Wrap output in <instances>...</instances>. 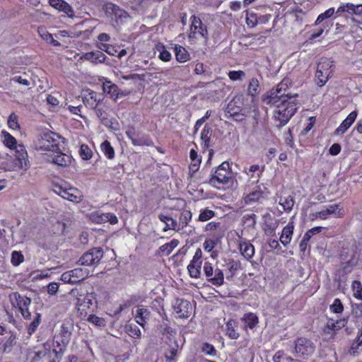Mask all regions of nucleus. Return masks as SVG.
<instances>
[{
    "instance_id": "09e8293b",
    "label": "nucleus",
    "mask_w": 362,
    "mask_h": 362,
    "mask_svg": "<svg viewBox=\"0 0 362 362\" xmlns=\"http://www.w3.org/2000/svg\"><path fill=\"white\" fill-rule=\"evenodd\" d=\"M264 166L260 167L258 165H253L250 167L249 169L245 168L244 172L250 177H254V173H257V177H260V174L263 172Z\"/></svg>"
},
{
    "instance_id": "774afa93",
    "label": "nucleus",
    "mask_w": 362,
    "mask_h": 362,
    "mask_svg": "<svg viewBox=\"0 0 362 362\" xmlns=\"http://www.w3.org/2000/svg\"><path fill=\"white\" fill-rule=\"evenodd\" d=\"M217 241L212 239H206L204 243V249L207 251H211L216 245Z\"/></svg>"
},
{
    "instance_id": "ea45409f",
    "label": "nucleus",
    "mask_w": 362,
    "mask_h": 362,
    "mask_svg": "<svg viewBox=\"0 0 362 362\" xmlns=\"http://www.w3.org/2000/svg\"><path fill=\"white\" fill-rule=\"evenodd\" d=\"M235 320H229L226 324V334L233 339H236L239 337V333L235 330Z\"/></svg>"
},
{
    "instance_id": "f8f14e48",
    "label": "nucleus",
    "mask_w": 362,
    "mask_h": 362,
    "mask_svg": "<svg viewBox=\"0 0 362 362\" xmlns=\"http://www.w3.org/2000/svg\"><path fill=\"white\" fill-rule=\"evenodd\" d=\"M202 252L201 249H197L194 253V255L187 267L189 275L192 278H199L201 274V266H202Z\"/></svg>"
},
{
    "instance_id": "f704fd0d",
    "label": "nucleus",
    "mask_w": 362,
    "mask_h": 362,
    "mask_svg": "<svg viewBox=\"0 0 362 362\" xmlns=\"http://www.w3.org/2000/svg\"><path fill=\"white\" fill-rule=\"evenodd\" d=\"M38 33L41 37L46 42L52 44L53 46H60L61 44L55 40L52 34L49 33L45 28H38Z\"/></svg>"
},
{
    "instance_id": "c9c22d12",
    "label": "nucleus",
    "mask_w": 362,
    "mask_h": 362,
    "mask_svg": "<svg viewBox=\"0 0 362 362\" xmlns=\"http://www.w3.org/2000/svg\"><path fill=\"white\" fill-rule=\"evenodd\" d=\"M214 276L209 279V281L213 285L221 286L223 284L224 276L223 272L219 269H216L214 271Z\"/></svg>"
},
{
    "instance_id": "e2e57ef3",
    "label": "nucleus",
    "mask_w": 362,
    "mask_h": 362,
    "mask_svg": "<svg viewBox=\"0 0 362 362\" xmlns=\"http://www.w3.org/2000/svg\"><path fill=\"white\" fill-rule=\"evenodd\" d=\"M202 351L204 352L206 354L209 356H216V350L214 347L213 345L205 343L202 346Z\"/></svg>"
},
{
    "instance_id": "dca6fc26",
    "label": "nucleus",
    "mask_w": 362,
    "mask_h": 362,
    "mask_svg": "<svg viewBox=\"0 0 362 362\" xmlns=\"http://www.w3.org/2000/svg\"><path fill=\"white\" fill-rule=\"evenodd\" d=\"M107 107L103 101V103H99L92 110H94L95 115L100 119L104 125L110 127L112 122L107 117Z\"/></svg>"
},
{
    "instance_id": "bb28decb",
    "label": "nucleus",
    "mask_w": 362,
    "mask_h": 362,
    "mask_svg": "<svg viewBox=\"0 0 362 362\" xmlns=\"http://www.w3.org/2000/svg\"><path fill=\"white\" fill-rule=\"evenodd\" d=\"M293 233V226L291 224L286 226L280 237V241L284 245H287L291 240V237Z\"/></svg>"
},
{
    "instance_id": "ddd939ff",
    "label": "nucleus",
    "mask_w": 362,
    "mask_h": 362,
    "mask_svg": "<svg viewBox=\"0 0 362 362\" xmlns=\"http://www.w3.org/2000/svg\"><path fill=\"white\" fill-rule=\"evenodd\" d=\"M174 310L180 318H187L192 313L191 303L185 299H177L174 305Z\"/></svg>"
},
{
    "instance_id": "4d7b16f0",
    "label": "nucleus",
    "mask_w": 362,
    "mask_h": 362,
    "mask_svg": "<svg viewBox=\"0 0 362 362\" xmlns=\"http://www.w3.org/2000/svg\"><path fill=\"white\" fill-rule=\"evenodd\" d=\"M334 13V8H329L324 13L319 15V16L317 17V18L315 21V24L317 25V24L320 23L321 22H322L324 20L330 18L332 16H333Z\"/></svg>"
},
{
    "instance_id": "6e6d98bb",
    "label": "nucleus",
    "mask_w": 362,
    "mask_h": 362,
    "mask_svg": "<svg viewBox=\"0 0 362 362\" xmlns=\"http://www.w3.org/2000/svg\"><path fill=\"white\" fill-rule=\"evenodd\" d=\"M280 204L283 206L286 211H291L293 206L294 202L291 197H288L284 199H281Z\"/></svg>"
},
{
    "instance_id": "a18cd8bd",
    "label": "nucleus",
    "mask_w": 362,
    "mask_h": 362,
    "mask_svg": "<svg viewBox=\"0 0 362 362\" xmlns=\"http://www.w3.org/2000/svg\"><path fill=\"white\" fill-rule=\"evenodd\" d=\"M178 244L179 241L176 239H173L170 243L161 245L159 250L162 252H165L166 255H168L172 250L178 245Z\"/></svg>"
},
{
    "instance_id": "bf43d9fd",
    "label": "nucleus",
    "mask_w": 362,
    "mask_h": 362,
    "mask_svg": "<svg viewBox=\"0 0 362 362\" xmlns=\"http://www.w3.org/2000/svg\"><path fill=\"white\" fill-rule=\"evenodd\" d=\"M330 309L334 313H341L344 310V306L339 298H336L334 300L333 304L330 306Z\"/></svg>"
},
{
    "instance_id": "2f4dec72",
    "label": "nucleus",
    "mask_w": 362,
    "mask_h": 362,
    "mask_svg": "<svg viewBox=\"0 0 362 362\" xmlns=\"http://www.w3.org/2000/svg\"><path fill=\"white\" fill-rule=\"evenodd\" d=\"M262 197V192L259 186H256L252 192H250L244 197L245 204L258 201Z\"/></svg>"
},
{
    "instance_id": "79ce46f5",
    "label": "nucleus",
    "mask_w": 362,
    "mask_h": 362,
    "mask_svg": "<svg viewBox=\"0 0 362 362\" xmlns=\"http://www.w3.org/2000/svg\"><path fill=\"white\" fill-rule=\"evenodd\" d=\"M260 91L259 88V81L255 78H252L249 83L248 88H247V92L248 94L254 96L257 94H258Z\"/></svg>"
},
{
    "instance_id": "423d86ee",
    "label": "nucleus",
    "mask_w": 362,
    "mask_h": 362,
    "mask_svg": "<svg viewBox=\"0 0 362 362\" xmlns=\"http://www.w3.org/2000/svg\"><path fill=\"white\" fill-rule=\"evenodd\" d=\"M54 192L62 198L76 203L80 202L83 198V194L80 190L69 187L66 182L55 185Z\"/></svg>"
},
{
    "instance_id": "72a5a7b5",
    "label": "nucleus",
    "mask_w": 362,
    "mask_h": 362,
    "mask_svg": "<svg viewBox=\"0 0 362 362\" xmlns=\"http://www.w3.org/2000/svg\"><path fill=\"white\" fill-rule=\"evenodd\" d=\"M16 343V334L13 332H11V334L8 339L3 344V353L8 354L10 353L13 347L15 346Z\"/></svg>"
},
{
    "instance_id": "3c124183",
    "label": "nucleus",
    "mask_w": 362,
    "mask_h": 362,
    "mask_svg": "<svg viewBox=\"0 0 362 362\" xmlns=\"http://www.w3.org/2000/svg\"><path fill=\"white\" fill-rule=\"evenodd\" d=\"M354 291V296L356 298L362 300V285L358 281H354L351 285Z\"/></svg>"
},
{
    "instance_id": "cd10ccee",
    "label": "nucleus",
    "mask_w": 362,
    "mask_h": 362,
    "mask_svg": "<svg viewBox=\"0 0 362 362\" xmlns=\"http://www.w3.org/2000/svg\"><path fill=\"white\" fill-rule=\"evenodd\" d=\"M159 219L165 223V226L163 228L164 231H167L168 230H180V228H177V222L172 218L168 216H165L163 214H160L158 216Z\"/></svg>"
},
{
    "instance_id": "052dcab7",
    "label": "nucleus",
    "mask_w": 362,
    "mask_h": 362,
    "mask_svg": "<svg viewBox=\"0 0 362 362\" xmlns=\"http://www.w3.org/2000/svg\"><path fill=\"white\" fill-rule=\"evenodd\" d=\"M8 124L13 129H18L20 125L18 123V117L15 114H11L8 119Z\"/></svg>"
},
{
    "instance_id": "c03bdc74",
    "label": "nucleus",
    "mask_w": 362,
    "mask_h": 362,
    "mask_svg": "<svg viewBox=\"0 0 362 362\" xmlns=\"http://www.w3.org/2000/svg\"><path fill=\"white\" fill-rule=\"evenodd\" d=\"M192 214L190 211H184L181 213L180 216L179 228L180 229L184 228L188 224L189 221H191Z\"/></svg>"
},
{
    "instance_id": "aec40b11",
    "label": "nucleus",
    "mask_w": 362,
    "mask_h": 362,
    "mask_svg": "<svg viewBox=\"0 0 362 362\" xmlns=\"http://www.w3.org/2000/svg\"><path fill=\"white\" fill-rule=\"evenodd\" d=\"M93 217L98 223L110 222L111 224H115L118 221L117 216L112 213L95 214Z\"/></svg>"
},
{
    "instance_id": "8fccbe9b",
    "label": "nucleus",
    "mask_w": 362,
    "mask_h": 362,
    "mask_svg": "<svg viewBox=\"0 0 362 362\" xmlns=\"http://www.w3.org/2000/svg\"><path fill=\"white\" fill-rule=\"evenodd\" d=\"M80 156L83 160H88L93 156L90 148L86 144H82L79 150Z\"/></svg>"
},
{
    "instance_id": "20e7f679",
    "label": "nucleus",
    "mask_w": 362,
    "mask_h": 362,
    "mask_svg": "<svg viewBox=\"0 0 362 362\" xmlns=\"http://www.w3.org/2000/svg\"><path fill=\"white\" fill-rule=\"evenodd\" d=\"M231 179V172L230 171L229 163L223 162L211 175L209 180V184L211 186L220 188V185H224L229 183Z\"/></svg>"
},
{
    "instance_id": "473e14b6",
    "label": "nucleus",
    "mask_w": 362,
    "mask_h": 362,
    "mask_svg": "<svg viewBox=\"0 0 362 362\" xmlns=\"http://www.w3.org/2000/svg\"><path fill=\"white\" fill-rule=\"evenodd\" d=\"M134 146H152L153 141L144 134L137 133L136 138L133 139Z\"/></svg>"
},
{
    "instance_id": "6e6552de",
    "label": "nucleus",
    "mask_w": 362,
    "mask_h": 362,
    "mask_svg": "<svg viewBox=\"0 0 362 362\" xmlns=\"http://www.w3.org/2000/svg\"><path fill=\"white\" fill-rule=\"evenodd\" d=\"M103 257L101 247H93L85 252L79 259L78 263L83 266H94L99 264Z\"/></svg>"
},
{
    "instance_id": "b1692460",
    "label": "nucleus",
    "mask_w": 362,
    "mask_h": 362,
    "mask_svg": "<svg viewBox=\"0 0 362 362\" xmlns=\"http://www.w3.org/2000/svg\"><path fill=\"white\" fill-rule=\"evenodd\" d=\"M72 328L73 325L69 322L62 324L60 335L62 337V343L64 345H67L69 343L72 334Z\"/></svg>"
},
{
    "instance_id": "39448f33",
    "label": "nucleus",
    "mask_w": 362,
    "mask_h": 362,
    "mask_svg": "<svg viewBox=\"0 0 362 362\" xmlns=\"http://www.w3.org/2000/svg\"><path fill=\"white\" fill-rule=\"evenodd\" d=\"M61 136L51 131H46L40 135L37 144V148L42 151L57 152L59 151V141Z\"/></svg>"
},
{
    "instance_id": "864d4df0",
    "label": "nucleus",
    "mask_w": 362,
    "mask_h": 362,
    "mask_svg": "<svg viewBox=\"0 0 362 362\" xmlns=\"http://www.w3.org/2000/svg\"><path fill=\"white\" fill-rule=\"evenodd\" d=\"M88 321L98 327H105L106 325V322L103 318L95 315H90L88 318Z\"/></svg>"
},
{
    "instance_id": "338daca9",
    "label": "nucleus",
    "mask_w": 362,
    "mask_h": 362,
    "mask_svg": "<svg viewBox=\"0 0 362 362\" xmlns=\"http://www.w3.org/2000/svg\"><path fill=\"white\" fill-rule=\"evenodd\" d=\"M214 268L211 266V264L209 262H205L204 265V272L205 276L207 277V279H211L213 276L214 273Z\"/></svg>"
},
{
    "instance_id": "2eb2a0df",
    "label": "nucleus",
    "mask_w": 362,
    "mask_h": 362,
    "mask_svg": "<svg viewBox=\"0 0 362 362\" xmlns=\"http://www.w3.org/2000/svg\"><path fill=\"white\" fill-rule=\"evenodd\" d=\"M104 98L100 93L93 90H88V94L83 98V102L86 107L90 109L95 107L99 103H103Z\"/></svg>"
},
{
    "instance_id": "0eeeda50",
    "label": "nucleus",
    "mask_w": 362,
    "mask_h": 362,
    "mask_svg": "<svg viewBox=\"0 0 362 362\" xmlns=\"http://www.w3.org/2000/svg\"><path fill=\"white\" fill-rule=\"evenodd\" d=\"M341 259L345 263L343 268L344 272H351L353 267L358 264L359 259V255L356 251V247L353 245L349 249L343 248L341 252Z\"/></svg>"
},
{
    "instance_id": "f3484780",
    "label": "nucleus",
    "mask_w": 362,
    "mask_h": 362,
    "mask_svg": "<svg viewBox=\"0 0 362 362\" xmlns=\"http://www.w3.org/2000/svg\"><path fill=\"white\" fill-rule=\"evenodd\" d=\"M49 4L54 8L65 13L69 16H74L71 6L64 0H49Z\"/></svg>"
},
{
    "instance_id": "7ed1b4c3",
    "label": "nucleus",
    "mask_w": 362,
    "mask_h": 362,
    "mask_svg": "<svg viewBox=\"0 0 362 362\" xmlns=\"http://www.w3.org/2000/svg\"><path fill=\"white\" fill-rule=\"evenodd\" d=\"M270 105H274L276 109L274 111V117L279 122V127L285 125L291 117L295 114L297 107H296L297 103L295 100H288V102L276 103L275 104H269Z\"/></svg>"
},
{
    "instance_id": "de8ad7c7",
    "label": "nucleus",
    "mask_w": 362,
    "mask_h": 362,
    "mask_svg": "<svg viewBox=\"0 0 362 362\" xmlns=\"http://www.w3.org/2000/svg\"><path fill=\"white\" fill-rule=\"evenodd\" d=\"M40 322H41V315L38 313H36L35 318L33 319V322L30 324L29 327H28V333L30 335H31L36 331L37 327L39 326Z\"/></svg>"
},
{
    "instance_id": "393cba45",
    "label": "nucleus",
    "mask_w": 362,
    "mask_h": 362,
    "mask_svg": "<svg viewBox=\"0 0 362 362\" xmlns=\"http://www.w3.org/2000/svg\"><path fill=\"white\" fill-rule=\"evenodd\" d=\"M57 154L52 158V163L59 166H68L71 162V158L69 155L62 153L61 151L56 152Z\"/></svg>"
},
{
    "instance_id": "5fc2aeb1",
    "label": "nucleus",
    "mask_w": 362,
    "mask_h": 362,
    "mask_svg": "<svg viewBox=\"0 0 362 362\" xmlns=\"http://www.w3.org/2000/svg\"><path fill=\"white\" fill-rule=\"evenodd\" d=\"M127 332L129 336L133 338H139L141 336V331L136 325H129L127 327Z\"/></svg>"
},
{
    "instance_id": "49530a36",
    "label": "nucleus",
    "mask_w": 362,
    "mask_h": 362,
    "mask_svg": "<svg viewBox=\"0 0 362 362\" xmlns=\"http://www.w3.org/2000/svg\"><path fill=\"white\" fill-rule=\"evenodd\" d=\"M215 216V212L212 210H210L209 209H204L203 210H201L198 221L201 222H205L211 218H212Z\"/></svg>"
},
{
    "instance_id": "a19ab883",
    "label": "nucleus",
    "mask_w": 362,
    "mask_h": 362,
    "mask_svg": "<svg viewBox=\"0 0 362 362\" xmlns=\"http://www.w3.org/2000/svg\"><path fill=\"white\" fill-rule=\"evenodd\" d=\"M339 206L338 204L330 205L326 210L317 212L316 217H319L321 219H326L329 215L334 214L339 209Z\"/></svg>"
},
{
    "instance_id": "4c0bfd02",
    "label": "nucleus",
    "mask_w": 362,
    "mask_h": 362,
    "mask_svg": "<svg viewBox=\"0 0 362 362\" xmlns=\"http://www.w3.org/2000/svg\"><path fill=\"white\" fill-rule=\"evenodd\" d=\"M243 320L245 322V326L250 327V329L254 328L258 323L257 316L252 313H249L245 315Z\"/></svg>"
},
{
    "instance_id": "0e129e2a",
    "label": "nucleus",
    "mask_w": 362,
    "mask_h": 362,
    "mask_svg": "<svg viewBox=\"0 0 362 362\" xmlns=\"http://www.w3.org/2000/svg\"><path fill=\"white\" fill-rule=\"evenodd\" d=\"M245 76V73L243 71H230L228 73V76L232 81L240 80Z\"/></svg>"
},
{
    "instance_id": "9b49d317",
    "label": "nucleus",
    "mask_w": 362,
    "mask_h": 362,
    "mask_svg": "<svg viewBox=\"0 0 362 362\" xmlns=\"http://www.w3.org/2000/svg\"><path fill=\"white\" fill-rule=\"evenodd\" d=\"M107 18H111L112 20L115 19L117 21L118 19L125 18L127 17V13L120 8L118 6L108 2L103 6V8Z\"/></svg>"
},
{
    "instance_id": "a878e982",
    "label": "nucleus",
    "mask_w": 362,
    "mask_h": 362,
    "mask_svg": "<svg viewBox=\"0 0 362 362\" xmlns=\"http://www.w3.org/2000/svg\"><path fill=\"white\" fill-rule=\"evenodd\" d=\"M103 88L104 92L110 95L113 100H116L119 97V90L117 86L112 83L110 81H106L103 83Z\"/></svg>"
},
{
    "instance_id": "1a4fd4ad",
    "label": "nucleus",
    "mask_w": 362,
    "mask_h": 362,
    "mask_svg": "<svg viewBox=\"0 0 362 362\" xmlns=\"http://www.w3.org/2000/svg\"><path fill=\"white\" fill-rule=\"evenodd\" d=\"M331 62L327 59H322L317 64L315 77L317 86L322 87L327 81L332 74Z\"/></svg>"
},
{
    "instance_id": "13d9d810",
    "label": "nucleus",
    "mask_w": 362,
    "mask_h": 362,
    "mask_svg": "<svg viewBox=\"0 0 362 362\" xmlns=\"http://www.w3.org/2000/svg\"><path fill=\"white\" fill-rule=\"evenodd\" d=\"M47 354V350L43 349L38 351H32L30 356L32 357V362H38L41 358L45 357Z\"/></svg>"
},
{
    "instance_id": "37998d69",
    "label": "nucleus",
    "mask_w": 362,
    "mask_h": 362,
    "mask_svg": "<svg viewBox=\"0 0 362 362\" xmlns=\"http://www.w3.org/2000/svg\"><path fill=\"white\" fill-rule=\"evenodd\" d=\"M211 132V128L208 124H205L201 134V139L203 141L205 147L209 146Z\"/></svg>"
},
{
    "instance_id": "a211bd4d",
    "label": "nucleus",
    "mask_w": 362,
    "mask_h": 362,
    "mask_svg": "<svg viewBox=\"0 0 362 362\" xmlns=\"http://www.w3.org/2000/svg\"><path fill=\"white\" fill-rule=\"evenodd\" d=\"M107 57L101 51L87 52L81 57V59L88 60L92 63H104Z\"/></svg>"
},
{
    "instance_id": "4468645a",
    "label": "nucleus",
    "mask_w": 362,
    "mask_h": 362,
    "mask_svg": "<svg viewBox=\"0 0 362 362\" xmlns=\"http://www.w3.org/2000/svg\"><path fill=\"white\" fill-rule=\"evenodd\" d=\"M192 25H191V33L189 34V37H194L196 33H199L202 37L205 39L208 38V31L206 26L203 25L201 19L196 16H192L191 17Z\"/></svg>"
},
{
    "instance_id": "680f3d73",
    "label": "nucleus",
    "mask_w": 362,
    "mask_h": 362,
    "mask_svg": "<svg viewBox=\"0 0 362 362\" xmlns=\"http://www.w3.org/2000/svg\"><path fill=\"white\" fill-rule=\"evenodd\" d=\"M98 47L100 50H103L112 56H115L117 52L114 47L108 44H101Z\"/></svg>"
},
{
    "instance_id": "9d476101",
    "label": "nucleus",
    "mask_w": 362,
    "mask_h": 362,
    "mask_svg": "<svg viewBox=\"0 0 362 362\" xmlns=\"http://www.w3.org/2000/svg\"><path fill=\"white\" fill-rule=\"evenodd\" d=\"M315 345L310 339L300 337L296 339L295 351L298 356L307 358L315 351Z\"/></svg>"
},
{
    "instance_id": "f03ea898",
    "label": "nucleus",
    "mask_w": 362,
    "mask_h": 362,
    "mask_svg": "<svg viewBox=\"0 0 362 362\" xmlns=\"http://www.w3.org/2000/svg\"><path fill=\"white\" fill-rule=\"evenodd\" d=\"M290 80L283 79L276 86V89H272L264 95L263 102L266 104H275L276 103L288 102L293 98L298 97L297 93H291L288 92Z\"/></svg>"
},
{
    "instance_id": "69168bd1",
    "label": "nucleus",
    "mask_w": 362,
    "mask_h": 362,
    "mask_svg": "<svg viewBox=\"0 0 362 362\" xmlns=\"http://www.w3.org/2000/svg\"><path fill=\"white\" fill-rule=\"evenodd\" d=\"M204 230H205V231H209V232L220 230H221V223L214 222V221L210 222L208 224H206Z\"/></svg>"
},
{
    "instance_id": "f257e3e1",
    "label": "nucleus",
    "mask_w": 362,
    "mask_h": 362,
    "mask_svg": "<svg viewBox=\"0 0 362 362\" xmlns=\"http://www.w3.org/2000/svg\"><path fill=\"white\" fill-rule=\"evenodd\" d=\"M4 133V144L11 149H16V158L13 164L7 168L9 171L21 169L26 170L30 168V163L28 159V153L23 144L17 145L16 139L10 134Z\"/></svg>"
},
{
    "instance_id": "4be33fe9",
    "label": "nucleus",
    "mask_w": 362,
    "mask_h": 362,
    "mask_svg": "<svg viewBox=\"0 0 362 362\" xmlns=\"http://www.w3.org/2000/svg\"><path fill=\"white\" fill-rule=\"evenodd\" d=\"M347 324V319L342 318L336 322L329 320L327 326L324 329V332L327 334H331L332 331L340 329L346 326Z\"/></svg>"
},
{
    "instance_id": "603ef678",
    "label": "nucleus",
    "mask_w": 362,
    "mask_h": 362,
    "mask_svg": "<svg viewBox=\"0 0 362 362\" xmlns=\"http://www.w3.org/2000/svg\"><path fill=\"white\" fill-rule=\"evenodd\" d=\"M24 261V257L21 252L13 251L11 253V263L13 266H18Z\"/></svg>"
},
{
    "instance_id": "e433bc0d",
    "label": "nucleus",
    "mask_w": 362,
    "mask_h": 362,
    "mask_svg": "<svg viewBox=\"0 0 362 362\" xmlns=\"http://www.w3.org/2000/svg\"><path fill=\"white\" fill-rule=\"evenodd\" d=\"M9 300L13 307H17L18 310L23 308V297L18 292H13L9 295Z\"/></svg>"
},
{
    "instance_id": "6ab92c4d",
    "label": "nucleus",
    "mask_w": 362,
    "mask_h": 362,
    "mask_svg": "<svg viewBox=\"0 0 362 362\" xmlns=\"http://www.w3.org/2000/svg\"><path fill=\"white\" fill-rule=\"evenodd\" d=\"M357 116L356 111L351 112L347 117L342 122L340 126L335 130V134H343L354 122Z\"/></svg>"
},
{
    "instance_id": "7c9ffc66",
    "label": "nucleus",
    "mask_w": 362,
    "mask_h": 362,
    "mask_svg": "<svg viewBox=\"0 0 362 362\" xmlns=\"http://www.w3.org/2000/svg\"><path fill=\"white\" fill-rule=\"evenodd\" d=\"M175 57L177 62L183 63L189 60V54L186 49L180 45H175Z\"/></svg>"
},
{
    "instance_id": "5701e85b",
    "label": "nucleus",
    "mask_w": 362,
    "mask_h": 362,
    "mask_svg": "<svg viewBox=\"0 0 362 362\" xmlns=\"http://www.w3.org/2000/svg\"><path fill=\"white\" fill-rule=\"evenodd\" d=\"M71 276H72V284H77L85 279L89 275V271L86 269L76 268L70 270Z\"/></svg>"
},
{
    "instance_id": "c756f323",
    "label": "nucleus",
    "mask_w": 362,
    "mask_h": 362,
    "mask_svg": "<svg viewBox=\"0 0 362 362\" xmlns=\"http://www.w3.org/2000/svg\"><path fill=\"white\" fill-rule=\"evenodd\" d=\"M239 247L241 254L247 259H249L253 257L255 254V247L251 243L246 242L240 243Z\"/></svg>"
},
{
    "instance_id": "58836bf2",
    "label": "nucleus",
    "mask_w": 362,
    "mask_h": 362,
    "mask_svg": "<svg viewBox=\"0 0 362 362\" xmlns=\"http://www.w3.org/2000/svg\"><path fill=\"white\" fill-rule=\"evenodd\" d=\"M100 148L102 152L108 159H112L115 157L114 148L112 147L110 143L108 141H105L103 142L101 144Z\"/></svg>"
},
{
    "instance_id": "c85d7f7f",
    "label": "nucleus",
    "mask_w": 362,
    "mask_h": 362,
    "mask_svg": "<svg viewBox=\"0 0 362 362\" xmlns=\"http://www.w3.org/2000/svg\"><path fill=\"white\" fill-rule=\"evenodd\" d=\"M322 230V227H315L309 230L308 232L305 233L304 235L303 240H301L300 243V247L301 250H305L307 245V242L309 241V240H311V237L313 235L317 234L320 233Z\"/></svg>"
},
{
    "instance_id": "412c9836",
    "label": "nucleus",
    "mask_w": 362,
    "mask_h": 362,
    "mask_svg": "<svg viewBox=\"0 0 362 362\" xmlns=\"http://www.w3.org/2000/svg\"><path fill=\"white\" fill-rule=\"evenodd\" d=\"M150 314V311L142 305L138 307L135 314L136 322L144 327L146 320L149 319Z\"/></svg>"
}]
</instances>
